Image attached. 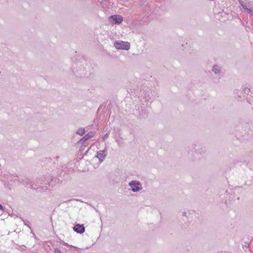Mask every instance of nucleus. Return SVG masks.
I'll use <instances>...</instances> for the list:
<instances>
[{
    "instance_id": "7",
    "label": "nucleus",
    "mask_w": 253,
    "mask_h": 253,
    "mask_svg": "<svg viewBox=\"0 0 253 253\" xmlns=\"http://www.w3.org/2000/svg\"><path fill=\"white\" fill-rule=\"evenodd\" d=\"M75 232L79 234H83L85 231V227L84 224H76L73 227Z\"/></svg>"
},
{
    "instance_id": "11",
    "label": "nucleus",
    "mask_w": 253,
    "mask_h": 253,
    "mask_svg": "<svg viewBox=\"0 0 253 253\" xmlns=\"http://www.w3.org/2000/svg\"><path fill=\"white\" fill-rule=\"evenodd\" d=\"M85 131L84 128H80L77 130L76 133L81 136H82L85 133Z\"/></svg>"
},
{
    "instance_id": "22",
    "label": "nucleus",
    "mask_w": 253,
    "mask_h": 253,
    "mask_svg": "<svg viewBox=\"0 0 253 253\" xmlns=\"http://www.w3.org/2000/svg\"><path fill=\"white\" fill-rule=\"evenodd\" d=\"M64 245H65V246H69V245H68V244L65 243H64Z\"/></svg>"
},
{
    "instance_id": "15",
    "label": "nucleus",
    "mask_w": 253,
    "mask_h": 253,
    "mask_svg": "<svg viewBox=\"0 0 253 253\" xmlns=\"http://www.w3.org/2000/svg\"><path fill=\"white\" fill-rule=\"evenodd\" d=\"M239 3L242 5V6L243 7V8H244V6H247V5L244 3V2L243 1V0H239Z\"/></svg>"
},
{
    "instance_id": "20",
    "label": "nucleus",
    "mask_w": 253,
    "mask_h": 253,
    "mask_svg": "<svg viewBox=\"0 0 253 253\" xmlns=\"http://www.w3.org/2000/svg\"><path fill=\"white\" fill-rule=\"evenodd\" d=\"M251 14L252 16H253V8L252 9V12H251V14Z\"/></svg>"
},
{
    "instance_id": "16",
    "label": "nucleus",
    "mask_w": 253,
    "mask_h": 253,
    "mask_svg": "<svg viewBox=\"0 0 253 253\" xmlns=\"http://www.w3.org/2000/svg\"><path fill=\"white\" fill-rule=\"evenodd\" d=\"M182 214L183 216H186V217H188V214L189 215L190 214L189 212H188L187 211H183V212H182Z\"/></svg>"
},
{
    "instance_id": "9",
    "label": "nucleus",
    "mask_w": 253,
    "mask_h": 253,
    "mask_svg": "<svg viewBox=\"0 0 253 253\" xmlns=\"http://www.w3.org/2000/svg\"><path fill=\"white\" fill-rule=\"evenodd\" d=\"M93 136V133L92 132H89L85 134L82 139H80L79 142L84 143L86 140L92 138Z\"/></svg>"
},
{
    "instance_id": "4",
    "label": "nucleus",
    "mask_w": 253,
    "mask_h": 253,
    "mask_svg": "<svg viewBox=\"0 0 253 253\" xmlns=\"http://www.w3.org/2000/svg\"><path fill=\"white\" fill-rule=\"evenodd\" d=\"M109 21L113 24H120L123 20V18L121 15L115 14L109 17Z\"/></svg>"
},
{
    "instance_id": "3",
    "label": "nucleus",
    "mask_w": 253,
    "mask_h": 253,
    "mask_svg": "<svg viewBox=\"0 0 253 253\" xmlns=\"http://www.w3.org/2000/svg\"><path fill=\"white\" fill-rule=\"evenodd\" d=\"M114 46L118 49L128 50L130 48L129 43L123 41L115 42Z\"/></svg>"
},
{
    "instance_id": "13",
    "label": "nucleus",
    "mask_w": 253,
    "mask_h": 253,
    "mask_svg": "<svg viewBox=\"0 0 253 253\" xmlns=\"http://www.w3.org/2000/svg\"><path fill=\"white\" fill-rule=\"evenodd\" d=\"M244 9L246 10L248 13L251 14L252 9L249 8L247 6H244Z\"/></svg>"
},
{
    "instance_id": "1",
    "label": "nucleus",
    "mask_w": 253,
    "mask_h": 253,
    "mask_svg": "<svg viewBox=\"0 0 253 253\" xmlns=\"http://www.w3.org/2000/svg\"><path fill=\"white\" fill-rule=\"evenodd\" d=\"M195 159H200L206 153V148L200 144H195L193 146L192 150Z\"/></svg>"
},
{
    "instance_id": "10",
    "label": "nucleus",
    "mask_w": 253,
    "mask_h": 253,
    "mask_svg": "<svg viewBox=\"0 0 253 253\" xmlns=\"http://www.w3.org/2000/svg\"><path fill=\"white\" fill-rule=\"evenodd\" d=\"M243 91H244V93L245 95H243V97L244 98H246V99H247V96H249L250 95H252V94H249V93L250 92H251V90H250V89L249 88H247V87H245Z\"/></svg>"
},
{
    "instance_id": "21",
    "label": "nucleus",
    "mask_w": 253,
    "mask_h": 253,
    "mask_svg": "<svg viewBox=\"0 0 253 253\" xmlns=\"http://www.w3.org/2000/svg\"><path fill=\"white\" fill-rule=\"evenodd\" d=\"M25 225L28 226L30 228V226L28 224H27V223H25Z\"/></svg>"
},
{
    "instance_id": "6",
    "label": "nucleus",
    "mask_w": 253,
    "mask_h": 253,
    "mask_svg": "<svg viewBox=\"0 0 253 253\" xmlns=\"http://www.w3.org/2000/svg\"><path fill=\"white\" fill-rule=\"evenodd\" d=\"M107 156V150L105 148L104 150H100L97 152V156H96L99 160L100 163L102 162Z\"/></svg>"
},
{
    "instance_id": "8",
    "label": "nucleus",
    "mask_w": 253,
    "mask_h": 253,
    "mask_svg": "<svg viewBox=\"0 0 253 253\" xmlns=\"http://www.w3.org/2000/svg\"><path fill=\"white\" fill-rule=\"evenodd\" d=\"M212 71L218 77H220L221 73V68L217 65H213Z\"/></svg>"
},
{
    "instance_id": "14",
    "label": "nucleus",
    "mask_w": 253,
    "mask_h": 253,
    "mask_svg": "<svg viewBox=\"0 0 253 253\" xmlns=\"http://www.w3.org/2000/svg\"><path fill=\"white\" fill-rule=\"evenodd\" d=\"M109 133L107 132L104 134V135L103 137V140L105 141L109 136Z\"/></svg>"
},
{
    "instance_id": "18",
    "label": "nucleus",
    "mask_w": 253,
    "mask_h": 253,
    "mask_svg": "<svg viewBox=\"0 0 253 253\" xmlns=\"http://www.w3.org/2000/svg\"><path fill=\"white\" fill-rule=\"evenodd\" d=\"M55 253H61V251L59 249H56L55 250Z\"/></svg>"
},
{
    "instance_id": "12",
    "label": "nucleus",
    "mask_w": 253,
    "mask_h": 253,
    "mask_svg": "<svg viewBox=\"0 0 253 253\" xmlns=\"http://www.w3.org/2000/svg\"><path fill=\"white\" fill-rule=\"evenodd\" d=\"M252 94H253V92H252ZM247 100L250 104H252V103H253V95L247 96Z\"/></svg>"
},
{
    "instance_id": "19",
    "label": "nucleus",
    "mask_w": 253,
    "mask_h": 253,
    "mask_svg": "<svg viewBox=\"0 0 253 253\" xmlns=\"http://www.w3.org/2000/svg\"><path fill=\"white\" fill-rule=\"evenodd\" d=\"M0 210L2 211H3L4 210V208L0 204Z\"/></svg>"
},
{
    "instance_id": "5",
    "label": "nucleus",
    "mask_w": 253,
    "mask_h": 253,
    "mask_svg": "<svg viewBox=\"0 0 253 253\" xmlns=\"http://www.w3.org/2000/svg\"><path fill=\"white\" fill-rule=\"evenodd\" d=\"M16 180L23 185H30L31 188L36 189V188L33 186L34 184L33 183V181L29 179H28L27 178H18Z\"/></svg>"
},
{
    "instance_id": "17",
    "label": "nucleus",
    "mask_w": 253,
    "mask_h": 253,
    "mask_svg": "<svg viewBox=\"0 0 253 253\" xmlns=\"http://www.w3.org/2000/svg\"><path fill=\"white\" fill-rule=\"evenodd\" d=\"M238 91L236 92V93L238 94V96L239 98H242L241 94H243V92H240V94H238Z\"/></svg>"
},
{
    "instance_id": "2",
    "label": "nucleus",
    "mask_w": 253,
    "mask_h": 253,
    "mask_svg": "<svg viewBox=\"0 0 253 253\" xmlns=\"http://www.w3.org/2000/svg\"><path fill=\"white\" fill-rule=\"evenodd\" d=\"M128 185L131 187V190L133 192H138L142 189L140 182L136 180L129 182Z\"/></svg>"
}]
</instances>
